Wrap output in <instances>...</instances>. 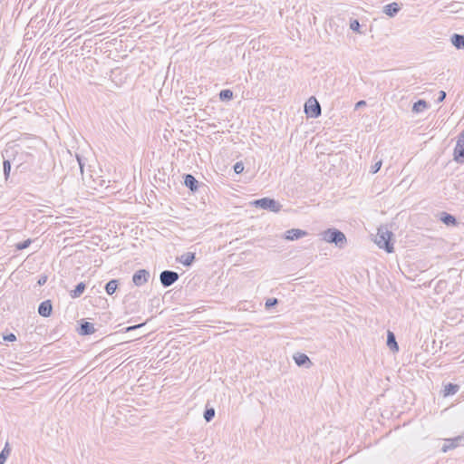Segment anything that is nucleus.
<instances>
[{
	"mask_svg": "<svg viewBox=\"0 0 464 464\" xmlns=\"http://www.w3.org/2000/svg\"><path fill=\"white\" fill-rule=\"evenodd\" d=\"M12 150L11 162L14 163L15 171L19 173H34L38 169L40 154L35 149L24 150L19 145L8 147Z\"/></svg>",
	"mask_w": 464,
	"mask_h": 464,
	"instance_id": "nucleus-1",
	"label": "nucleus"
},
{
	"mask_svg": "<svg viewBox=\"0 0 464 464\" xmlns=\"http://www.w3.org/2000/svg\"><path fill=\"white\" fill-rule=\"evenodd\" d=\"M322 239L327 243L334 244L339 248H343L346 245V237L339 229L332 227L321 233Z\"/></svg>",
	"mask_w": 464,
	"mask_h": 464,
	"instance_id": "nucleus-2",
	"label": "nucleus"
},
{
	"mask_svg": "<svg viewBox=\"0 0 464 464\" xmlns=\"http://www.w3.org/2000/svg\"><path fill=\"white\" fill-rule=\"evenodd\" d=\"M392 237L393 234L387 228L380 227L376 235L375 243L387 253H392L394 251Z\"/></svg>",
	"mask_w": 464,
	"mask_h": 464,
	"instance_id": "nucleus-3",
	"label": "nucleus"
},
{
	"mask_svg": "<svg viewBox=\"0 0 464 464\" xmlns=\"http://www.w3.org/2000/svg\"><path fill=\"white\" fill-rule=\"evenodd\" d=\"M252 204L256 208L270 210L275 213L279 212L282 208V205L278 201L275 200L274 198H263L256 199Z\"/></svg>",
	"mask_w": 464,
	"mask_h": 464,
	"instance_id": "nucleus-4",
	"label": "nucleus"
},
{
	"mask_svg": "<svg viewBox=\"0 0 464 464\" xmlns=\"http://www.w3.org/2000/svg\"><path fill=\"white\" fill-rule=\"evenodd\" d=\"M304 112L310 118H317L321 115V105L314 97H310L305 102Z\"/></svg>",
	"mask_w": 464,
	"mask_h": 464,
	"instance_id": "nucleus-5",
	"label": "nucleus"
},
{
	"mask_svg": "<svg viewBox=\"0 0 464 464\" xmlns=\"http://www.w3.org/2000/svg\"><path fill=\"white\" fill-rule=\"evenodd\" d=\"M179 278V275L172 270H164L160 274V281L163 287H169Z\"/></svg>",
	"mask_w": 464,
	"mask_h": 464,
	"instance_id": "nucleus-6",
	"label": "nucleus"
},
{
	"mask_svg": "<svg viewBox=\"0 0 464 464\" xmlns=\"http://www.w3.org/2000/svg\"><path fill=\"white\" fill-rule=\"evenodd\" d=\"M454 160L464 163V130L459 134L454 149Z\"/></svg>",
	"mask_w": 464,
	"mask_h": 464,
	"instance_id": "nucleus-7",
	"label": "nucleus"
},
{
	"mask_svg": "<svg viewBox=\"0 0 464 464\" xmlns=\"http://www.w3.org/2000/svg\"><path fill=\"white\" fill-rule=\"evenodd\" d=\"M150 277V271L147 269L137 270L132 276L133 284L140 287L148 283Z\"/></svg>",
	"mask_w": 464,
	"mask_h": 464,
	"instance_id": "nucleus-8",
	"label": "nucleus"
},
{
	"mask_svg": "<svg viewBox=\"0 0 464 464\" xmlns=\"http://www.w3.org/2000/svg\"><path fill=\"white\" fill-rule=\"evenodd\" d=\"M444 445L442 446V452H447L449 450H454L459 446L463 445L464 442V434L457 436L455 438L445 439Z\"/></svg>",
	"mask_w": 464,
	"mask_h": 464,
	"instance_id": "nucleus-9",
	"label": "nucleus"
},
{
	"mask_svg": "<svg viewBox=\"0 0 464 464\" xmlns=\"http://www.w3.org/2000/svg\"><path fill=\"white\" fill-rule=\"evenodd\" d=\"M12 150L5 149L3 152V173L5 179L9 178L11 168L14 166V163L11 162V154Z\"/></svg>",
	"mask_w": 464,
	"mask_h": 464,
	"instance_id": "nucleus-10",
	"label": "nucleus"
},
{
	"mask_svg": "<svg viewBox=\"0 0 464 464\" xmlns=\"http://www.w3.org/2000/svg\"><path fill=\"white\" fill-rule=\"evenodd\" d=\"M95 333L94 324L85 320H81L79 324L78 334L80 335H90Z\"/></svg>",
	"mask_w": 464,
	"mask_h": 464,
	"instance_id": "nucleus-11",
	"label": "nucleus"
},
{
	"mask_svg": "<svg viewBox=\"0 0 464 464\" xmlns=\"http://www.w3.org/2000/svg\"><path fill=\"white\" fill-rule=\"evenodd\" d=\"M307 234L308 233L305 230L299 229V228H292V229L285 231V238L286 240L293 241V240H296L301 237H304L307 236Z\"/></svg>",
	"mask_w": 464,
	"mask_h": 464,
	"instance_id": "nucleus-12",
	"label": "nucleus"
},
{
	"mask_svg": "<svg viewBox=\"0 0 464 464\" xmlns=\"http://www.w3.org/2000/svg\"><path fill=\"white\" fill-rule=\"evenodd\" d=\"M53 312L51 300L43 301L38 306V314L43 317H49Z\"/></svg>",
	"mask_w": 464,
	"mask_h": 464,
	"instance_id": "nucleus-13",
	"label": "nucleus"
},
{
	"mask_svg": "<svg viewBox=\"0 0 464 464\" xmlns=\"http://www.w3.org/2000/svg\"><path fill=\"white\" fill-rule=\"evenodd\" d=\"M184 185L192 192H196L198 188L199 182L192 174L184 175Z\"/></svg>",
	"mask_w": 464,
	"mask_h": 464,
	"instance_id": "nucleus-14",
	"label": "nucleus"
},
{
	"mask_svg": "<svg viewBox=\"0 0 464 464\" xmlns=\"http://www.w3.org/2000/svg\"><path fill=\"white\" fill-rule=\"evenodd\" d=\"M196 259L195 253L187 252L177 257V262L181 263L185 266H190Z\"/></svg>",
	"mask_w": 464,
	"mask_h": 464,
	"instance_id": "nucleus-15",
	"label": "nucleus"
},
{
	"mask_svg": "<svg viewBox=\"0 0 464 464\" xmlns=\"http://www.w3.org/2000/svg\"><path fill=\"white\" fill-rule=\"evenodd\" d=\"M294 360L298 366L310 367L312 365L310 358L305 353H297L294 355Z\"/></svg>",
	"mask_w": 464,
	"mask_h": 464,
	"instance_id": "nucleus-16",
	"label": "nucleus"
},
{
	"mask_svg": "<svg viewBox=\"0 0 464 464\" xmlns=\"http://www.w3.org/2000/svg\"><path fill=\"white\" fill-rule=\"evenodd\" d=\"M400 10H401V7H400L399 4L396 2H393V3H391L384 6L383 13L390 17H393L400 12Z\"/></svg>",
	"mask_w": 464,
	"mask_h": 464,
	"instance_id": "nucleus-17",
	"label": "nucleus"
},
{
	"mask_svg": "<svg viewBox=\"0 0 464 464\" xmlns=\"http://www.w3.org/2000/svg\"><path fill=\"white\" fill-rule=\"evenodd\" d=\"M440 219L446 226H457L458 225L457 218L453 215L449 214L447 212H441Z\"/></svg>",
	"mask_w": 464,
	"mask_h": 464,
	"instance_id": "nucleus-18",
	"label": "nucleus"
},
{
	"mask_svg": "<svg viewBox=\"0 0 464 464\" xmlns=\"http://www.w3.org/2000/svg\"><path fill=\"white\" fill-rule=\"evenodd\" d=\"M450 42L457 49H464V34H453Z\"/></svg>",
	"mask_w": 464,
	"mask_h": 464,
	"instance_id": "nucleus-19",
	"label": "nucleus"
},
{
	"mask_svg": "<svg viewBox=\"0 0 464 464\" xmlns=\"http://www.w3.org/2000/svg\"><path fill=\"white\" fill-rule=\"evenodd\" d=\"M387 346L394 352H397L399 350L398 343L396 342V338L393 333L391 331H388L387 334Z\"/></svg>",
	"mask_w": 464,
	"mask_h": 464,
	"instance_id": "nucleus-20",
	"label": "nucleus"
},
{
	"mask_svg": "<svg viewBox=\"0 0 464 464\" xmlns=\"http://www.w3.org/2000/svg\"><path fill=\"white\" fill-rule=\"evenodd\" d=\"M86 285L83 282L79 283L73 290L70 292V296L72 298H78L80 297L83 292L85 291Z\"/></svg>",
	"mask_w": 464,
	"mask_h": 464,
	"instance_id": "nucleus-21",
	"label": "nucleus"
},
{
	"mask_svg": "<svg viewBox=\"0 0 464 464\" xmlns=\"http://www.w3.org/2000/svg\"><path fill=\"white\" fill-rule=\"evenodd\" d=\"M459 386L458 384L449 382L444 386L443 394L445 397L450 396V395H454L455 393H457L459 392Z\"/></svg>",
	"mask_w": 464,
	"mask_h": 464,
	"instance_id": "nucleus-22",
	"label": "nucleus"
},
{
	"mask_svg": "<svg viewBox=\"0 0 464 464\" xmlns=\"http://www.w3.org/2000/svg\"><path fill=\"white\" fill-rule=\"evenodd\" d=\"M119 286V280L111 279L105 285V291L109 295H112Z\"/></svg>",
	"mask_w": 464,
	"mask_h": 464,
	"instance_id": "nucleus-23",
	"label": "nucleus"
},
{
	"mask_svg": "<svg viewBox=\"0 0 464 464\" xmlns=\"http://www.w3.org/2000/svg\"><path fill=\"white\" fill-rule=\"evenodd\" d=\"M429 105L424 100H419L413 103L412 111L419 113L428 109Z\"/></svg>",
	"mask_w": 464,
	"mask_h": 464,
	"instance_id": "nucleus-24",
	"label": "nucleus"
},
{
	"mask_svg": "<svg viewBox=\"0 0 464 464\" xmlns=\"http://www.w3.org/2000/svg\"><path fill=\"white\" fill-rule=\"evenodd\" d=\"M218 97L222 102L230 101L233 99V92L229 89L221 90L218 93Z\"/></svg>",
	"mask_w": 464,
	"mask_h": 464,
	"instance_id": "nucleus-25",
	"label": "nucleus"
},
{
	"mask_svg": "<svg viewBox=\"0 0 464 464\" xmlns=\"http://www.w3.org/2000/svg\"><path fill=\"white\" fill-rule=\"evenodd\" d=\"M11 449L9 448L8 443L5 444V448L0 452V464H5L6 459L10 455Z\"/></svg>",
	"mask_w": 464,
	"mask_h": 464,
	"instance_id": "nucleus-26",
	"label": "nucleus"
},
{
	"mask_svg": "<svg viewBox=\"0 0 464 464\" xmlns=\"http://www.w3.org/2000/svg\"><path fill=\"white\" fill-rule=\"evenodd\" d=\"M203 416L207 422L211 421L215 417V409L214 408H206Z\"/></svg>",
	"mask_w": 464,
	"mask_h": 464,
	"instance_id": "nucleus-27",
	"label": "nucleus"
},
{
	"mask_svg": "<svg viewBox=\"0 0 464 464\" xmlns=\"http://www.w3.org/2000/svg\"><path fill=\"white\" fill-rule=\"evenodd\" d=\"M350 29L357 34H363L361 29V24L357 19H352L350 21Z\"/></svg>",
	"mask_w": 464,
	"mask_h": 464,
	"instance_id": "nucleus-28",
	"label": "nucleus"
},
{
	"mask_svg": "<svg viewBox=\"0 0 464 464\" xmlns=\"http://www.w3.org/2000/svg\"><path fill=\"white\" fill-rule=\"evenodd\" d=\"M32 242L33 241L30 238H28L24 241L19 242V243L15 244V249L16 250H24V249L29 247L30 245L32 244Z\"/></svg>",
	"mask_w": 464,
	"mask_h": 464,
	"instance_id": "nucleus-29",
	"label": "nucleus"
},
{
	"mask_svg": "<svg viewBox=\"0 0 464 464\" xmlns=\"http://www.w3.org/2000/svg\"><path fill=\"white\" fill-rule=\"evenodd\" d=\"M76 163L80 169V171L82 174H83V168H84V159L81 157L79 154H76Z\"/></svg>",
	"mask_w": 464,
	"mask_h": 464,
	"instance_id": "nucleus-30",
	"label": "nucleus"
},
{
	"mask_svg": "<svg viewBox=\"0 0 464 464\" xmlns=\"http://www.w3.org/2000/svg\"><path fill=\"white\" fill-rule=\"evenodd\" d=\"M382 160H378L377 162H375V164H373L371 167L370 172L372 173V174L377 173L380 170V169L382 167Z\"/></svg>",
	"mask_w": 464,
	"mask_h": 464,
	"instance_id": "nucleus-31",
	"label": "nucleus"
},
{
	"mask_svg": "<svg viewBox=\"0 0 464 464\" xmlns=\"http://www.w3.org/2000/svg\"><path fill=\"white\" fill-rule=\"evenodd\" d=\"M244 170V164L243 162L239 161V162H237L235 165H234V171L237 173V174H240L242 173Z\"/></svg>",
	"mask_w": 464,
	"mask_h": 464,
	"instance_id": "nucleus-32",
	"label": "nucleus"
},
{
	"mask_svg": "<svg viewBox=\"0 0 464 464\" xmlns=\"http://www.w3.org/2000/svg\"><path fill=\"white\" fill-rule=\"evenodd\" d=\"M278 303L276 298H269L266 301V307L267 309L275 306Z\"/></svg>",
	"mask_w": 464,
	"mask_h": 464,
	"instance_id": "nucleus-33",
	"label": "nucleus"
},
{
	"mask_svg": "<svg viewBox=\"0 0 464 464\" xmlns=\"http://www.w3.org/2000/svg\"><path fill=\"white\" fill-rule=\"evenodd\" d=\"M3 339L7 342H14L16 340V336L14 334L10 333L6 335H4Z\"/></svg>",
	"mask_w": 464,
	"mask_h": 464,
	"instance_id": "nucleus-34",
	"label": "nucleus"
},
{
	"mask_svg": "<svg viewBox=\"0 0 464 464\" xmlns=\"http://www.w3.org/2000/svg\"><path fill=\"white\" fill-rule=\"evenodd\" d=\"M446 98V92L444 91H440L439 92V97L437 99V102L440 103V102H442Z\"/></svg>",
	"mask_w": 464,
	"mask_h": 464,
	"instance_id": "nucleus-35",
	"label": "nucleus"
},
{
	"mask_svg": "<svg viewBox=\"0 0 464 464\" xmlns=\"http://www.w3.org/2000/svg\"><path fill=\"white\" fill-rule=\"evenodd\" d=\"M143 325V324H136V325H131V326H128L125 328V332H130V331H133L137 328H140Z\"/></svg>",
	"mask_w": 464,
	"mask_h": 464,
	"instance_id": "nucleus-36",
	"label": "nucleus"
},
{
	"mask_svg": "<svg viewBox=\"0 0 464 464\" xmlns=\"http://www.w3.org/2000/svg\"><path fill=\"white\" fill-rule=\"evenodd\" d=\"M365 105H366V102H365V101H363V100H361V101H359V102H356V104H355V110H358V109H360V108H362V107H363V106H365Z\"/></svg>",
	"mask_w": 464,
	"mask_h": 464,
	"instance_id": "nucleus-37",
	"label": "nucleus"
},
{
	"mask_svg": "<svg viewBox=\"0 0 464 464\" xmlns=\"http://www.w3.org/2000/svg\"><path fill=\"white\" fill-rule=\"evenodd\" d=\"M46 280H47V276H41V277L39 278V280H38L37 284H38L39 285H44V284L46 283Z\"/></svg>",
	"mask_w": 464,
	"mask_h": 464,
	"instance_id": "nucleus-38",
	"label": "nucleus"
}]
</instances>
